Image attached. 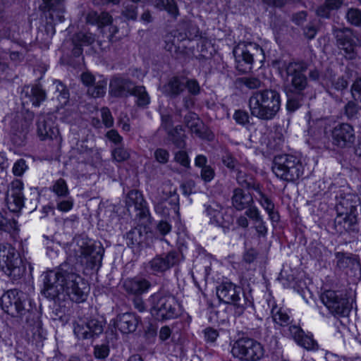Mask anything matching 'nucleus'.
I'll use <instances>...</instances> for the list:
<instances>
[{
    "instance_id": "52",
    "label": "nucleus",
    "mask_w": 361,
    "mask_h": 361,
    "mask_svg": "<svg viewBox=\"0 0 361 361\" xmlns=\"http://www.w3.org/2000/svg\"><path fill=\"white\" fill-rule=\"evenodd\" d=\"M109 353V348L107 345L102 344L96 345L94 347V356L98 359H104L106 358Z\"/></svg>"
},
{
    "instance_id": "3",
    "label": "nucleus",
    "mask_w": 361,
    "mask_h": 361,
    "mask_svg": "<svg viewBox=\"0 0 361 361\" xmlns=\"http://www.w3.org/2000/svg\"><path fill=\"white\" fill-rule=\"evenodd\" d=\"M280 94L274 90L254 92L250 97L251 114L262 120L273 119L281 109Z\"/></svg>"
},
{
    "instance_id": "6",
    "label": "nucleus",
    "mask_w": 361,
    "mask_h": 361,
    "mask_svg": "<svg viewBox=\"0 0 361 361\" xmlns=\"http://www.w3.org/2000/svg\"><path fill=\"white\" fill-rule=\"evenodd\" d=\"M0 269L14 280L26 270L18 252L10 244H0Z\"/></svg>"
},
{
    "instance_id": "51",
    "label": "nucleus",
    "mask_w": 361,
    "mask_h": 361,
    "mask_svg": "<svg viewBox=\"0 0 361 361\" xmlns=\"http://www.w3.org/2000/svg\"><path fill=\"white\" fill-rule=\"evenodd\" d=\"M358 199L355 195H350L348 198L343 199L341 202L340 205L342 207H345V213L351 212L353 209L355 207L356 203Z\"/></svg>"
},
{
    "instance_id": "24",
    "label": "nucleus",
    "mask_w": 361,
    "mask_h": 361,
    "mask_svg": "<svg viewBox=\"0 0 361 361\" xmlns=\"http://www.w3.org/2000/svg\"><path fill=\"white\" fill-rule=\"evenodd\" d=\"M27 97L33 106H39L47 98L45 90L40 85L25 87L22 92V97Z\"/></svg>"
},
{
    "instance_id": "55",
    "label": "nucleus",
    "mask_w": 361,
    "mask_h": 361,
    "mask_svg": "<svg viewBox=\"0 0 361 361\" xmlns=\"http://www.w3.org/2000/svg\"><path fill=\"white\" fill-rule=\"evenodd\" d=\"M27 169L25 161L20 159L18 160L13 165V172L15 176H20L23 174Z\"/></svg>"
},
{
    "instance_id": "30",
    "label": "nucleus",
    "mask_w": 361,
    "mask_h": 361,
    "mask_svg": "<svg viewBox=\"0 0 361 361\" xmlns=\"http://www.w3.org/2000/svg\"><path fill=\"white\" fill-rule=\"evenodd\" d=\"M55 86V97L61 107L67 104L69 101V92L66 87L59 80L54 81Z\"/></svg>"
},
{
    "instance_id": "8",
    "label": "nucleus",
    "mask_w": 361,
    "mask_h": 361,
    "mask_svg": "<svg viewBox=\"0 0 361 361\" xmlns=\"http://www.w3.org/2000/svg\"><path fill=\"white\" fill-rule=\"evenodd\" d=\"M337 44L346 59H354L357 49L361 46V34L353 32L351 29L344 27L334 30Z\"/></svg>"
},
{
    "instance_id": "46",
    "label": "nucleus",
    "mask_w": 361,
    "mask_h": 361,
    "mask_svg": "<svg viewBox=\"0 0 361 361\" xmlns=\"http://www.w3.org/2000/svg\"><path fill=\"white\" fill-rule=\"evenodd\" d=\"M121 15L127 20H135L137 17V7L133 4H127L124 6Z\"/></svg>"
},
{
    "instance_id": "50",
    "label": "nucleus",
    "mask_w": 361,
    "mask_h": 361,
    "mask_svg": "<svg viewBox=\"0 0 361 361\" xmlns=\"http://www.w3.org/2000/svg\"><path fill=\"white\" fill-rule=\"evenodd\" d=\"M297 343L307 350L314 349L316 346L315 341L310 336L305 334V333Z\"/></svg>"
},
{
    "instance_id": "27",
    "label": "nucleus",
    "mask_w": 361,
    "mask_h": 361,
    "mask_svg": "<svg viewBox=\"0 0 361 361\" xmlns=\"http://www.w3.org/2000/svg\"><path fill=\"white\" fill-rule=\"evenodd\" d=\"M185 87L184 79L178 77L171 78L164 87L165 93L171 97L179 95Z\"/></svg>"
},
{
    "instance_id": "47",
    "label": "nucleus",
    "mask_w": 361,
    "mask_h": 361,
    "mask_svg": "<svg viewBox=\"0 0 361 361\" xmlns=\"http://www.w3.org/2000/svg\"><path fill=\"white\" fill-rule=\"evenodd\" d=\"M348 21L355 26L361 24V11L357 8H350L346 14Z\"/></svg>"
},
{
    "instance_id": "28",
    "label": "nucleus",
    "mask_w": 361,
    "mask_h": 361,
    "mask_svg": "<svg viewBox=\"0 0 361 361\" xmlns=\"http://www.w3.org/2000/svg\"><path fill=\"white\" fill-rule=\"evenodd\" d=\"M248 339L247 338H242L237 340L231 349L233 356L240 361L247 360L248 354Z\"/></svg>"
},
{
    "instance_id": "17",
    "label": "nucleus",
    "mask_w": 361,
    "mask_h": 361,
    "mask_svg": "<svg viewBox=\"0 0 361 361\" xmlns=\"http://www.w3.org/2000/svg\"><path fill=\"white\" fill-rule=\"evenodd\" d=\"M37 133L41 140H57L59 135V129L54 126L51 118L47 115L39 116Z\"/></svg>"
},
{
    "instance_id": "34",
    "label": "nucleus",
    "mask_w": 361,
    "mask_h": 361,
    "mask_svg": "<svg viewBox=\"0 0 361 361\" xmlns=\"http://www.w3.org/2000/svg\"><path fill=\"white\" fill-rule=\"evenodd\" d=\"M233 206L239 211L245 209L248 206V200L246 194L240 188H237L233 192L232 197Z\"/></svg>"
},
{
    "instance_id": "21",
    "label": "nucleus",
    "mask_w": 361,
    "mask_h": 361,
    "mask_svg": "<svg viewBox=\"0 0 361 361\" xmlns=\"http://www.w3.org/2000/svg\"><path fill=\"white\" fill-rule=\"evenodd\" d=\"M133 87V84L129 80L114 78L110 82L109 92L114 97H126L131 94Z\"/></svg>"
},
{
    "instance_id": "25",
    "label": "nucleus",
    "mask_w": 361,
    "mask_h": 361,
    "mask_svg": "<svg viewBox=\"0 0 361 361\" xmlns=\"http://www.w3.org/2000/svg\"><path fill=\"white\" fill-rule=\"evenodd\" d=\"M149 286V282L147 280L142 279H126L123 283V287L128 293L136 295L146 292Z\"/></svg>"
},
{
    "instance_id": "60",
    "label": "nucleus",
    "mask_w": 361,
    "mask_h": 361,
    "mask_svg": "<svg viewBox=\"0 0 361 361\" xmlns=\"http://www.w3.org/2000/svg\"><path fill=\"white\" fill-rule=\"evenodd\" d=\"M233 118L240 125H245L248 122V115L245 111L237 110L234 113Z\"/></svg>"
},
{
    "instance_id": "2",
    "label": "nucleus",
    "mask_w": 361,
    "mask_h": 361,
    "mask_svg": "<svg viewBox=\"0 0 361 361\" xmlns=\"http://www.w3.org/2000/svg\"><path fill=\"white\" fill-rule=\"evenodd\" d=\"M103 252L104 249L100 243L78 236L71 243L68 255L70 261L92 269L101 266Z\"/></svg>"
},
{
    "instance_id": "9",
    "label": "nucleus",
    "mask_w": 361,
    "mask_h": 361,
    "mask_svg": "<svg viewBox=\"0 0 361 361\" xmlns=\"http://www.w3.org/2000/svg\"><path fill=\"white\" fill-rule=\"evenodd\" d=\"M180 305L172 295L153 296L152 314L159 320H167L180 314Z\"/></svg>"
},
{
    "instance_id": "62",
    "label": "nucleus",
    "mask_w": 361,
    "mask_h": 361,
    "mask_svg": "<svg viewBox=\"0 0 361 361\" xmlns=\"http://www.w3.org/2000/svg\"><path fill=\"white\" fill-rule=\"evenodd\" d=\"M289 331L291 336L296 343L300 341V338H302L303 334L305 333L300 327L296 325L290 326L289 327Z\"/></svg>"
},
{
    "instance_id": "23",
    "label": "nucleus",
    "mask_w": 361,
    "mask_h": 361,
    "mask_svg": "<svg viewBox=\"0 0 361 361\" xmlns=\"http://www.w3.org/2000/svg\"><path fill=\"white\" fill-rule=\"evenodd\" d=\"M185 122L192 133L200 138L206 137L205 126L196 114L188 113L185 117Z\"/></svg>"
},
{
    "instance_id": "43",
    "label": "nucleus",
    "mask_w": 361,
    "mask_h": 361,
    "mask_svg": "<svg viewBox=\"0 0 361 361\" xmlns=\"http://www.w3.org/2000/svg\"><path fill=\"white\" fill-rule=\"evenodd\" d=\"M51 190L59 197H66L69 194L66 182L62 178L54 183Z\"/></svg>"
},
{
    "instance_id": "18",
    "label": "nucleus",
    "mask_w": 361,
    "mask_h": 361,
    "mask_svg": "<svg viewBox=\"0 0 361 361\" xmlns=\"http://www.w3.org/2000/svg\"><path fill=\"white\" fill-rule=\"evenodd\" d=\"M239 293L240 288L231 283H223L216 288V295L219 300L228 304L233 303L242 312L245 307L238 302L240 300Z\"/></svg>"
},
{
    "instance_id": "38",
    "label": "nucleus",
    "mask_w": 361,
    "mask_h": 361,
    "mask_svg": "<svg viewBox=\"0 0 361 361\" xmlns=\"http://www.w3.org/2000/svg\"><path fill=\"white\" fill-rule=\"evenodd\" d=\"M145 233L140 228H135L127 233L126 239L128 245L132 246L139 245L144 242Z\"/></svg>"
},
{
    "instance_id": "44",
    "label": "nucleus",
    "mask_w": 361,
    "mask_h": 361,
    "mask_svg": "<svg viewBox=\"0 0 361 361\" xmlns=\"http://www.w3.org/2000/svg\"><path fill=\"white\" fill-rule=\"evenodd\" d=\"M111 155L114 160L117 162H122L128 160L130 158V152L129 149L121 145L114 149L112 150Z\"/></svg>"
},
{
    "instance_id": "49",
    "label": "nucleus",
    "mask_w": 361,
    "mask_h": 361,
    "mask_svg": "<svg viewBox=\"0 0 361 361\" xmlns=\"http://www.w3.org/2000/svg\"><path fill=\"white\" fill-rule=\"evenodd\" d=\"M154 157L157 162L161 164L168 163L170 157L169 152L163 148H158L154 153Z\"/></svg>"
},
{
    "instance_id": "63",
    "label": "nucleus",
    "mask_w": 361,
    "mask_h": 361,
    "mask_svg": "<svg viewBox=\"0 0 361 361\" xmlns=\"http://www.w3.org/2000/svg\"><path fill=\"white\" fill-rule=\"evenodd\" d=\"M204 334L206 341L211 343L214 342L219 336L217 331L212 328H207Z\"/></svg>"
},
{
    "instance_id": "59",
    "label": "nucleus",
    "mask_w": 361,
    "mask_h": 361,
    "mask_svg": "<svg viewBox=\"0 0 361 361\" xmlns=\"http://www.w3.org/2000/svg\"><path fill=\"white\" fill-rule=\"evenodd\" d=\"M73 206V201L71 198L66 200L59 201L57 203L56 208L61 212H66L71 210Z\"/></svg>"
},
{
    "instance_id": "20",
    "label": "nucleus",
    "mask_w": 361,
    "mask_h": 361,
    "mask_svg": "<svg viewBox=\"0 0 361 361\" xmlns=\"http://www.w3.org/2000/svg\"><path fill=\"white\" fill-rule=\"evenodd\" d=\"M139 318L133 313L119 314L114 321V325L123 334H129L136 330Z\"/></svg>"
},
{
    "instance_id": "37",
    "label": "nucleus",
    "mask_w": 361,
    "mask_h": 361,
    "mask_svg": "<svg viewBox=\"0 0 361 361\" xmlns=\"http://www.w3.org/2000/svg\"><path fill=\"white\" fill-rule=\"evenodd\" d=\"M130 94L137 97L136 103L139 106H146L149 104L150 98L144 86H134Z\"/></svg>"
},
{
    "instance_id": "16",
    "label": "nucleus",
    "mask_w": 361,
    "mask_h": 361,
    "mask_svg": "<svg viewBox=\"0 0 361 361\" xmlns=\"http://www.w3.org/2000/svg\"><path fill=\"white\" fill-rule=\"evenodd\" d=\"M322 301L333 314L344 316L348 313L346 300L339 298L334 290L325 291L322 295Z\"/></svg>"
},
{
    "instance_id": "31",
    "label": "nucleus",
    "mask_w": 361,
    "mask_h": 361,
    "mask_svg": "<svg viewBox=\"0 0 361 361\" xmlns=\"http://www.w3.org/2000/svg\"><path fill=\"white\" fill-rule=\"evenodd\" d=\"M342 4V0H326L324 4L317 9V14L322 18H329L330 13L338 9Z\"/></svg>"
},
{
    "instance_id": "12",
    "label": "nucleus",
    "mask_w": 361,
    "mask_h": 361,
    "mask_svg": "<svg viewBox=\"0 0 361 361\" xmlns=\"http://www.w3.org/2000/svg\"><path fill=\"white\" fill-rule=\"evenodd\" d=\"M23 183L20 180H13L8 186L6 203L12 212H18L24 206Z\"/></svg>"
},
{
    "instance_id": "58",
    "label": "nucleus",
    "mask_w": 361,
    "mask_h": 361,
    "mask_svg": "<svg viewBox=\"0 0 361 361\" xmlns=\"http://www.w3.org/2000/svg\"><path fill=\"white\" fill-rule=\"evenodd\" d=\"M358 111V107L354 102H349L345 106V114L349 118H353L356 115Z\"/></svg>"
},
{
    "instance_id": "10",
    "label": "nucleus",
    "mask_w": 361,
    "mask_h": 361,
    "mask_svg": "<svg viewBox=\"0 0 361 361\" xmlns=\"http://www.w3.org/2000/svg\"><path fill=\"white\" fill-rule=\"evenodd\" d=\"M179 262V253L173 250L156 255L148 262L145 266V269L147 271L152 274H161L178 264Z\"/></svg>"
},
{
    "instance_id": "64",
    "label": "nucleus",
    "mask_w": 361,
    "mask_h": 361,
    "mask_svg": "<svg viewBox=\"0 0 361 361\" xmlns=\"http://www.w3.org/2000/svg\"><path fill=\"white\" fill-rule=\"evenodd\" d=\"M106 137L115 144H119L123 138L116 130H110L106 134Z\"/></svg>"
},
{
    "instance_id": "35",
    "label": "nucleus",
    "mask_w": 361,
    "mask_h": 361,
    "mask_svg": "<svg viewBox=\"0 0 361 361\" xmlns=\"http://www.w3.org/2000/svg\"><path fill=\"white\" fill-rule=\"evenodd\" d=\"M107 81L100 79L87 88V94L94 98L103 97L106 93Z\"/></svg>"
},
{
    "instance_id": "14",
    "label": "nucleus",
    "mask_w": 361,
    "mask_h": 361,
    "mask_svg": "<svg viewBox=\"0 0 361 361\" xmlns=\"http://www.w3.org/2000/svg\"><path fill=\"white\" fill-rule=\"evenodd\" d=\"M73 331L79 339H90L102 333L103 324L96 319H91L87 322L79 319L74 323Z\"/></svg>"
},
{
    "instance_id": "53",
    "label": "nucleus",
    "mask_w": 361,
    "mask_h": 361,
    "mask_svg": "<svg viewBox=\"0 0 361 361\" xmlns=\"http://www.w3.org/2000/svg\"><path fill=\"white\" fill-rule=\"evenodd\" d=\"M101 116L103 123L106 128H110L114 125V118L109 109L102 108L101 109Z\"/></svg>"
},
{
    "instance_id": "39",
    "label": "nucleus",
    "mask_w": 361,
    "mask_h": 361,
    "mask_svg": "<svg viewBox=\"0 0 361 361\" xmlns=\"http://www.w3.org/2000/svg\"><path fill=\"white\" fill-rule=\"evenodd\" d=\"M164 49L172 54L179 52L178 39L172 32L168 33L164 36Z\"/></svg>"
},
{
    "instance_id": "19",
    "label": "nucleus",
    "mask_w": 361,
    "mask_h": 361,
    "mask_svg": "<svg viewBox=\"0 0 361 361\" xmlns=\"http://www.w3.org/2000/svg\"><path fill=\"white\" fill-rule=\"evenodd\" d=\"M305 71L306 66L302 63H290L287 67V73L291 78V84L297 92L303 90L307 86Z\"/></svg>"
},
{
    "instance_id": "57",
    "label": "nucleus",
    "mask_w": 361,
    "mask_h": 361,
    "mask_svg": "<svg viewBox=\"0 0 361 361\" xmlns=\"http://www.w3.org/2000/svg\"><path fill=\"white\" fill-rule=\"evenodd\" d=\"M352 95L356 100L361 102V78H357L351 87Z\"/></svg>"
},
{
    "instance_id": "61",
    "label": "nucleus",
    "mask_w": 361,
    "mask_h": 361,
    "mask_svg": "<svg viewBox=\"0 0 361 361\" xmlns=\"http://www.w3.org/2000/svg\"><path fill=\"white\" fill-rule=\"evenodd\" d=\"M113 22L112 16L107 12L99 13V27L111 25Z\"/></svg>"
},
{
    "instance_id": "45",
    "label": "nucleus",
    "mask_w": 361,
    "mask_h": 361,
    "mask_svg": "<svg viewBox=\"0 0 361 361\" xmlns=\"http://www.w3.org/2000/svg\"><path fill=\"white\" fill-rule=\"evenodd\" d=\"M264 355V349L262 345L257 341L250 343V360L257 361Z\"/></svg>"
},
{
    "instance_id": "5",
    "label": "nucleus",
    "mask_w": 361,
    "mask_h": 361,
    "mask_svg": "<svg viewBox=\"0 0 361 361\" xmlns=\"http://www.w3.org/2000/svg\"><path fill=\"white\" fill-rule=\"evenodd\" d=\"M2 310L15 317H23L27 320L30 314L31 302L27 295L17 289L9 290L1 298Z\"/></svg>"
},
{
    "instance_id": "1",
    "label": "nucleus",
    "mask_w": 361,
    "mask_h": 361,
    "mask_svg": "<svg viewBox=\"0 0 361 361\" xmlns=\"http://www.w3.org/2000/svg\"><path fill=\"white\" fill-rule=\"evenodd\" d=\"M66 267V265H61L57 270L47 272L44 279V294L53 299L64 293L73 302L85 301L90 290L88 283L78 274Z\"/></svg>"
},
{
    "instance_id": "41",
    "label": "nucleus",
    "mask_w": 361,
    "mask_h": 361,
    "mask_svg": "<svg viewBox=\"0 0 361 361\" xmlns=\"http://www.w3.org/2000/svg\"><path fill=\"white\" fill-rule=\"evenodd\" d=\"M272 318L275 323L280 326L288 324L290 317L288 313L281 308L274 307L271 310Z\"/></svg>"
},
{
    "instance_id": "7",
    "label": "nucleus",
    "mask_w": 361,
    "mask_h": 361,
    "mask_svg": "<svg viewBox=\"0 0 361 361\" xmlns=\"http://www.w3.org/2000/svg\"><path fill=\"white\" fill-rule=\"evenodd\" d=\"M153 201L156 212L163 216H169L171 209L175 213L178 212L179 197L177 188L170 182L161 185Z\"/></svg>"
},
{
    "instance_id": "4",
    "label": "nucleus",
    "mask_w": 361,
    "mask_h": 361,
    "mask_svg": "<svg viewBox=\"0 0 361 361\" xmlns=\"http://www.w3.org/2000/svg\"><path fill=\"white\" fill-rule=\"evenodd\" d=\"M272 171L280 180L293 182L303 174L304 167L298 157L284 154L274 157Z\"/></svg>"
},
{
    "instance_id": "36",
    "label": "nucleus",
    "mask_w": 361,
    "mask_h": 361,
    "mask_svg": "<svg viewBox=\"0 0 361 361\" xmlns=\"http://www.w3.org/2000/svg\"><path fill=\"white\" fill-rule=\"evenodd\" d=\"M246 45L245 43L238 44L233 49V54L235 60L238 63L237 68L240 71H244L241 68L243 66L242 63L247 64L248 63V53L245 50Z\"/></svg>"
},
{
    "instance_id": "54",
    "label": "nucleus",
    "mask_w": 361,
    "mask_h": 361,
    "mask_svg": "<svg viewBox=\"0 0 361 361\" xmlns=\"http://www.w3.org/2000/svg\"><path fill=\"white\" fill-rule=\"evenodd\" d=\"M174 159L176 162L179 163L185 167H188L190 165V160L188 154L184 151H179L176 153Z\"/></svg>"
},
{
    "instance_id": "56",
    "label": "nucleus",
    "mask_w": 361,
    "mask_h": 361,
    "mask_svg": "<svg viewBox=\"0 0 361 361\" xmlns=\"http://www.w3.org/2000/svg\"><path fill=\"white\" fill-rule=\"evenodd\" d=\"M214 171L210 166H204L201 169V178L204 182H210L214 177Z\"/></svg>"
},
{
    "instance_id": "13",
    "label": "nucleus",
    "mask_w": 361,
    "mask_h": 361,
    "mask_svg": "<svg viewBox=\"0 0 361 361\" xmlns=\"http://www.w3.org/2000/svg\"><path fill=\"white\" fill-rule=\"evenodd\" d=\"M355 130L348 123H339L331 130V139L334 145L345 148L350 147L355 141Z\"/></svg>"
},
{
    "instance_id": "11",
    "label": "nucleus",
    "mask_w": 361,
    "mask_h": 361,
    "mask_svg": "<svg viewBox=\"0 0 361 361\" xmlns=\"http://www.w3.org/2000/svg\"><path fill=\"white\" fill-rule=\"evenodd\" d=\"M18 120L11 123L12 141L17 146H21L26 140V135L32 125L34 118L32 112L25 110L23 113V118L18 116Z\"/></svg>"
},
{
    "instance_id": "40",
    "label": "nucleus",
    "mask_w": 361,
    "mask_h": 361,
    "mask_svg": "<svg viewBox=\"0 0 361 361\" xmlns=\"http://www.w3.org/2000/svg\"><path fill=\"white\" fill-rule=\"evenodd\" d=\"M94 40V36L92 33L80 32L73 36V43L80 46H87L92 44Z\"/></svg>"
},
{
    "instance_id": "29",
    "label": "nucleus",
    "mask_w": 361,
    "mask_h": 361,
    "mask_svg": "<svg viewBox=\"0 0 361 361\" xmlns=\"http://www.w3.org/2000/svg\"><path fill=\"white\" fill-rule=\"evenodd\" d=\"M152 4L159 11H166L175 19L179 16L178 7L175 0H154Z\"/></svg>"
},
{
    "instance_id": "48",
    "label": "nucleus",
    "mask_w": 361,
    "mask_h": 361,
    "mask_svg": "<svg viewBox=\"0 0 361 361\" xmlns=\"http://www.w3.org/2000/svg\"><path fill=\"white\" fill-rule=\"evenodd\" d=\"M326 85L331 84L336 90H342L348 87V81L343 77H339L336 80L327 79L323 82Z\"/></svg>"
},
{
    "instance_id": "33",
    "label": "nucleus",
    "mask_w": 361,
    "mask_h": 361,
    "mask_svg": "<svg viewBox=\"0 0 361 361\" xmlns=\"http://www.w3.org/2000/svg\"><path fill=\"white\" fill-rule=\"evenodd\" d=\"M250 219L254 221V227L255 230L260 235H264L267 233V229L264 225V221L262 219L259 214V211L255 207H252L250 204Z\"/></svg>"
},
{
    "instance_id": "15",
    "label": "nucleus",
    "mask_w": 361,
    "mask_h": 361,
    "mask_svg": "<svg viewBox=\"0 0 361 361\" xmlns=\"http://www.w3.org/2000/svg\"><path fill=\"white\" fill-rule=\"evenodd\" d=\"M204 207L211 224L226 228L231 224V216L218 203L212 202Z\"/></svg>"
},
{
    "instance_id": "26",
    "label": "nucleus",
    "mask_w": 361,
    "mask_h": 361,
    "mask_svg": "<svg viewBox=\"0 0 361 361\" xmlns=\"http://www.w3.org/2000/svg\"><path fill=\"white\" fill-rule=\"evenodd\" d=\"M161 126L167 131L169 135L172 137L173 142L177 145L178 147L181 148L184 147L185 143L181 135L180 136V138H178L174 134L175 133L180 134V132L182 131V127L177 126L176 128L172 129L173 121L171 115L161 114Z\"/></svg>"
},
{
    "instance_id": "42",
    "label": "nucleus",
    "mask_w": 361,
    "mask_h": 361,
    "mask_svg": "<svg viewBox=\"0 0 361 361\" xmlns=\"http://www.w3.org/2000/svg\"><path fill=\"white\" fill-rule=\"evenodd\" d=\"M335 256L337 259V264L341 268H345L350 265L357 264L356 258L351 254L338 252L336 253Z\"/></svg>"
},
{
    "instance_id": "32",
    "label": "nucleus",
    "mask_w": 361,
    "mask_h": 361,
    "mask_svg": "<svg viewBox=\"0 0 361 361\" xmlns=\"http://www.w3.org/2000/svg\"><path fill=\"white\" fill-rule=\"evenodd\" d=\"M257 195H255V197L258 200L260 204L264 208V209L269 214L270 218L273 221H278L279 216L276 213L274 212V204L267 197L265 196L262 192L256 189Z\"/></svg>"
},
{
    "instance_id": "22",
    "label": "nucleus",
    "mask_w": 361,
    "mask_h": 361,
    "mask_svg": "<svg viewBox=\"0 0 361 361\" xmlns=\"http://www.w3.org/2000/svg\"><path fill=\"white\" fill-rule=\"evenodd\" d=\"M126 204L128 210L134 208L135 210L139 211L137 215H145L147 211L146 202L140 192L137 190L130 191L127 195Z\"/></svg>"
}]
</instances>
